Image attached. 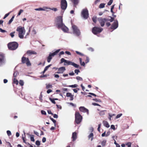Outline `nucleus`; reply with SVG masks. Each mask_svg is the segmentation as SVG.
<instances>
[{
	"mask_svg": "<svg viewBox=\"0 0 147 147\" xmlns=\"http://www.w3.org/2000/svg\"><path fill=\"white\" fill-rule=\"evenodd\" d=\"M74 72L77 74H78V73L80 72V71L79 69H76L75 70Z\"/></svg>",
	"mask_w": 147,
	"mask_h": 147,
	"instance_id": "obj_46",
	"label": "nucleus"
},
{
	"mask_svg": "<svg viewBox=\"0 0 147 147\" xmlns=\"http://www.w3.org/2000/svg\"><path fill=\"white\" fill-rule=\"evenodd\" d=\"M65 53L69 55H71V53L69 52L68 51H66L65 52Z\"/></svg>",
	"mask_w": 147,
	"mask_h": 147,
	"instance_id": "obj_62",
	"label": "nucleus"
},
{
	"mask_svg": "<svg viewBox=\"0 0 147 147\" xmlns=\"http://www.w3.org/2000/svg\"><path fill=\"white\" fill-rule=\"evenodd\" d=\"M46 88L48 89L49 88H52V86L51 84H46Z\"/></svg>",
	"mask_w": 147,
	"mask_h": 147,
	"instance_id": "obj_28",
	"label": "nucleus"
},
{
	"mask_svg": "<svg viewBox=\"0 0 147 147\" xmlns=\"http://www.w3.org/2000/svg\"><path fill=\"white\" fill-rule=\"evenodd\" d=\"M5 62L4 56L2 55H0V66L4 64Z\"/></svg>",
	"mask_w": 147,
	"mask_h": 147,
	"instance_id": "obj_13",
	"label": "nucleus"
},
{
	"mask_svg": "<svg viewBox=\"0 0 147 147\" xmlns=\"http://www.w3.org/2000/svg\"><path fill=\"white\" fill-rule=\"evenodd\" d=\"M115 5H112L111 8V11L113 14H114V12L113 11V9L114 8Z\"/></svg>",
	"mask_w": 147,
	"mask_h": 147,
	"instance_id": "obj_36",
	"label": "nucleus"
},
{
	"mask_svg": "<svg viewBox=\"0 0 147 147\" xmlns=\"http://www.w3.org/2000/svg\"><path fill=\"white\" fill-rule=\"evenodd\" d=\"M13 83L16 84V85H18V81L14 78L13 79Z\"/></svg>",
	"mask_w": 147,
	"mask_h": 147,
	"instance_id": "obj_27",
	"label": "nucleus"
},
{
	"mask_svg": "<svg viewBox=\"0 0 147 147\" xmlns=\"http://www.w3.org/2000/svg\"><path fill=\"white\" fill-rule=\"evenodd\" d=\"M72 28L74 34L77 36H79L80 34V32L76 26L72 24Z\"/></svg>",
	"mask_w": 147,
	"mask_h": 147,
	"instance_id": "obj_5",
	"label": "nucleus"
},
{
	"mask_svg": "<svg viewBox=\"0 0 147 147\" xmlns=\"http://www.w3.org/2000/svg\"><path fill=\"white\" fill-rule=\"evenodd\" d=\"M7 135L8 136H10L11 135V133L10 131L9 130H7Z\"/></svg>",
	"mask_w": 147,
	"mask_h": 147,
	"instance_id": "obj_39",
	"label": "nucleus"
},
{
	"mask_svg": "<svg viewBox=\"0 0 147 147\" xmlns=\"http://www.w3.org/2000/svg\"><path fill=\"white\" fill-rule=\"evenodd\" d=\"M65 70V67H62L59 68L57 71V73L62 74L63 73Z\"/></svg>",
	"mask_w": 147,
	"mask_h": 147,
	"instance_id": "obj_15",
	"label": "nucleus"
},
{
	"mask_svg": "<svg viewBox=\"0 0 147 147\" xmlns=\"http://www.w3.org/2000/svg\"><path fill=\"white\" fill-rule=\"evenodd\" d=\"M113 0H110L107 3V5H110L113 3Z\"/></svg>",
	"mask_w": 147,
	"mask_h": 147,
	"instance_id": "obj_37",
	"label": "nucleus"
},
{
	"mask_svg": "<svg viewBox=\"0 0 147 147\" xmlns=\"http://www.w3.org/2000/svg\"><path fill=\"white\" fill-rule=\"evenodd\" d=\"M46 141V138L45 137H43L42 139V142L45 143Z\"/></svg>",
	"mask_w": 147,
	"mask_h": 147,
	"instance_id": "obj_61",
	"label": "nucleus"
},
{
	"mask_svg": "<svg viewBox=\"0 0 147 147\" xmlns=\"http://www.w3.org/2000/svg\"><path fill=\"white\" fill-rule=\"evenodd\" d=\"M76 53L77 54H78L81 56H84V55L81 53L80 52H78V51H76Z\"/></svg>",
	"mask_w": 147,
	"mask_h": 147,
	"instance_id": "obj_44",
	"label": "nucleus"
},
{
	"mask_svg": "<svg viewBox=\"0 0 147 147\" xmlns=\"http://www.w3.org/2000/svg\"><path fill=\"white\" fill-rule=\"evenodd\" d=\"M62 90L64 91H68V89L67 88H62Z\"/></svg>",
	"mask_w": 147,
	"mask_h": 147,
	"instance_id": "obj_63",
	"label": "nucleus"
},
{
	"mask_svg": "<svg viewBox=\"0 0 147 147\" xmlns=\"http://www.w3.org/2000/svg\"><path fill=\"white\" fill-rule=\"evenodd\" d=\"M79 110L81 112L84 113L86 112L88 115L89 114L88 110L84 107H80L79 108Z\"/></svg>",
	"mask_w": 147,
	"mask_h": 147,
	"instance_id": "obj_14",
	"label": "nucleus"
},
{
	"mask_svg": "<svg viewBox=\"0 0 147 147\" xmlns=\"http://www.w3.org/2000/svg\"><path fill=\"white\" fill-rule=\"evenodd\" d=\"M77 138V134L76 132H73L72 133V138L73 139V141H75Z\"/></svg>",
	"mask_w": 147,
	"mask_h": 147,
	"instance_id": "obj_19",
	"label": "nucleus"
},
{
	"mask_svg": "<svg viewBox=\"0 0 147 147\" xmlns=\"http://www.w3.org/2000/svg\"><path fill=\"white\" fill-rule=\"evenodd\" d=\"M80 62V65L84 66L85 65V63L84 62L82 61V59L81 58H79Z\"/></svg>",
	"mask_w": 147,
	"mask_h": 147,
	"instance_id": "obj_23",
	"label": "nucleus"
},
{
	"mask_svg": "<svg viewBox=\"0 0 147 147\" xmlns=\"http://www.w3.org/2000/svg\"><path fill=\"white\" fill-rule=\"evenodd\" d=\"M75 121L76 123L79 124L82 121V117L78 112H76L75 114Z\"/></svg>",
	"mask_w": 147,
	"mask_h": 147,
	"instance_id": "obj_6",
	"label": "nucleus"
},
{
	"mask_svg": "<svg viewBox=\"0 0 147 147\" xmlns=\"http://www.w3.org/2000/svg\"><path fill=\"white\" fill-rule=\"evenodd\" d=\"M52 57L51 56V55L49 54L48 57H47V62L49 63L50 62L51 60L52 59Z\"/></svg>",
	"mask_w": 147,
	"mask_h": 147,
	"instance_id": "obj_26",
	"label": "nucleus"
},
{
	"mask_svg": "<svg viewBox=\"0 0 147 147\" xmlns=\"http://www.w3.org/2000/svg\"><path fill=\"white\" fill-rule=\"evenodd\" d=\"M106 143V140H103L101 142V145L102 146H104Z\"/></svg>",
	"mask_w": 147,
	"mask_h": 147,
	"instance_id": "obj_32",
	"label": "nucleus"
},
{
	"mask_svg": "<svg viewBox=\"0 0 147 147\" xmlns=\"http://www.w3.org/2000/svg\"><path fill=\"white\" fill-rule=\"evenodd\" d=\"M103 123L104 126L108 128L110 127V125L107 121H103Z\"/></svg>",
	"mask_w": 147,
	"mask_h": 147,
	"instance_id": "obj_21",
	"label": "nucleus"
},
{
	"mask_svg": "<svg viewBox=\"0 0 147 147\" xmlns=\"http://www.w3.org/2000/svg\"><path fill=\"white\" fill-rule=\"evenodd\" d=\"M93 136L94 134L93 133H91L88 136V140H90H90L91 141H92L93 139Z\"/></svg>",
	"mask_w": 147,
	"mask_h": 147,
	"instance_id": "obj_20",
	"label": "nucleus"
},
{
	"mask_svg": "<svg viewBox=\"0 0 147 147\" xmlns=\"http://www.w3.org/2000/svg\"><path fill=\"white\" fill-rule=\"evenodd\" d=\"M26 53L29 56L32 54H37L36 52L32 50H28L27 51Z\"/></svg>",
	"mask_w": 147,
	"mask_h": 147,
	"instance_id": "obj_17",
	"label": "nucleus"
},
{
	"mask_svg": "<svg viewBox=\"0 0 147 147\" xmlns=\"http://www.w3.org/2000/svg\"><path fill=\"white\" fill-rule=\"evenodd\" d=\"M49 9V7H44L43 8L40 7L38 8H36L35 10L36 11H45L46 9Z\"/></svg>",
	"mask_w": 147,
	"mask_h": 147,
	"instance_id": "obj_16",
	"label": "nucleus"
},
{
	"mask_svg": "<svg viewBox=\"0 0 147 147\" xmlns=\"http://www.w3.org/2000/svg\"><path fill=\"white\" fill-rule=\"evenodd\" d=\"M78 86V85L76 84H75L74 85H69L68 86V87H71V88H75Z\"/></svg>",
	"mask_w": 147,
	"mask_h": 147,
	"instance_id": "obj_35",
	"label": "nucleus"
},
{
	"mask_svg": "<svg viewBox=\"0 0 147 147\" xmlns=\"http://www.w3.org/2000/svg\"><path fill=\"white\" fill-rule=\"evenodd\" d=\"M14 18V16H13L11 18V19L9 20V22L8 23V24H10L12 22Z\"/></svg>",
	"mask_w": 147,
	"mask_h": 147,
	"instance_id": "obj_34",
	"label": "nucleus"
},
{
	"mask_svg": "<svg viewBox=\"0 0 147 147\" xmlns=\"http://www.w3.org/2000/svg\"><path fill=\"white\" fill-rule=\"evenodd\" d=\"M56 23L58 28H61L65 32H68V28L63 23L62 17L59 16L56 18Z\"/></svg>",
	"mask_w": 147,
	"mask_h": 147,
	"instance_id": "obj_1",
	"label": "nucleus"
},
{
	"mask_svg": "<svg viewBox=\"0 0 147 147\" xmlns=\"http://www.w3.org/2000/svg\"><path fill=\"white\" fill-rule=\"evenodd\" d=\"M92 20H93V21L94 22H95V23L96 22V17H93L92 18Z\"/></svg>",
	"mask_w": 147,
	"mask_h": 147,
	"instance_id": "obj_55",
	"label": "nucleus"
},
{
	"mask_svg": "<svg viewBox=\"0 0 147 147\" xmlns=\"http://www.w3.org/2000/svg\"><path fill=\"white\" fill-rule=\"evenodd\" d=\"M66 96L67 97H69L70 98V100H72L74 99V95L70 92H67L66 93Z\"/></svg>",
	"mask_w": 147,
	"mask_h": 147,
	"instance_id": "obj_18",
	"label": "nucleus"
},
{
	"mask_svg": "<svg viewBox=\"0 0 147 147\" xmlns=\"http://www.w3.org/2000/svg\"><path fill=\"white\" fill-rule=\"evenodd\" d=\"M82 16L85 19H87L88 17V11L86 9H83L82 12Z\"/></svg>",
	"mask_w": 147,
	"mask_h": 147,
	"instance_id": "obj_9",
	"label": "nucleus"
},
{
	"mask_svg": "<svg viewBox=\"0 0 147 147\" xmlns=\"http://www.w3.org/2000/svg\"><path fill=\"white\" fill-rule=\"evenodd\" d=\"M50 9L55 11H56L57 10V9L56 8H51L49 7V9Z\"/></svg>",
	"mask_w": 147,
	"mask_h": 147,
	"instance_id": "obj_41",
	"label": "nucleus"
},
{
	"mask_svg": "<svg viewBox=\"0 0 147 147\" xmlns=\"http://www.w3.org/2000/svg\"><path fill=\"white\" fill-rule=\"evenodd\" d=\"M101 124L100 123V124H99L98 125V129H97V130H98L99 131H100V127H101Z\"/></svg>",
	"mask_w": 147,
	"mask_h": 147,
	"instance_id": "obj_56",
	"label": "nucleus"
},
{
	"mask_svg": "<svg viewBox=\"0 0 147 147\" xmlns=\"http://www.w3.org/2000/svg\"><path fill=\"white\" fill-rule=\"evenodd\" d=\"M30 140L34 142L35 141V140L34 138V136L33 135H30Z\"/></svg>",
	"mask_w": 147,
	"mask_h": 147,
	"instance_id": "obj_30",
	"label": "nucleus"
},
{
	"mask_svg": "<svg viewBox=\"0 0 147 147\" xmlns=\"http://www.w3.org/2000/svg\"><path fill=\"white\" fill-rule=\"evenodd\" d=\"M105 4L104 3H101L99 6V7L100 8H102L104 7L105 6Z\"/></svg>",
	"mask_w": 147,
	"mask_h": 147,
	"instance_id": "obj_31",
	"label": "nucleus"
},
{
	"mask_svg": "<svg viewBox=\"0 0 147 147\" xmlns=\"http://www.w3.org/2000/svg\"><path fill=\"white\" fill-rule=\"evenodd\" d=\"M56 106L59 109H60L62 108L61 107L60 105H57Z\"/></svg>",
	"mask_w": 147,
	"mask_h": 147,
	"instance_id": "obj_60",
	"label": "nucleus"
},
{
	"mask_svg": "<svg viewBox=\"0 0 147 147\" xmlns=\"http://www.w3.org/2000/svg\"><path fill=\"white\" fill-rule=\"evenodd\" d=\"M61 63H64V65H71L76 68H78L79 67V65L70 61L66 60L63 58L61 59Z\"/></svg>",
	"mask_w": 147,
	"mask_h": 147,
	"instance_id": "obj_3",
	"label": "nucleus"
},
{
	"mask_svg": "<svg viewBox=\"0 0 147 147\" xmlns=\"http://www.w3.org/2000/svg\"><path fill=\"white\" fill-rule=\"evenodd\" d=\"M36 144L38 146H39L40 145V142L39 141L37 140L36 142Z\"/></svg>",
	"mask_w": 147,
	"mask_h": 147,
	"instance_id": "obj_45",
	"label": "nucleus"
},
{
	"mask_svg": "<svg viewBox=\"0 0 147 147\" xmlns=\"http://www.w3.org/2000/svg\"><path fill=\"white\" fill-rule=\"evenodd\" d=\"M16 31L18 32V36L21 39L24 38V35L26 31L24 27L19 26L17 28Z\"/></svg>",
	"mask_w": 147,
	"mask_h": 147,
	"instance_id": "obj_2",
	"label": "nucleus"
},
{
	"mask_svg": "<svg viewBox=\"0 0 147 147\" xmlns=\"http://www.w3.org/2000/svg\"><path fill=\"white\" fill-rule=\"evenodd\" d=\"M23 10L22 9H20L19 12V13H18V16H20L21 13H22V12H23Z\"/></svg>",
	"mask_w": 147,
	"mask_h": 147,
	"instance_id": "obj_53",
	"label": "nucleus"
},
{
	"mask_svg": "<svg viewBox=\"0 0 147 147\" xmlns=\"http://www.w3.org/2000/svg\"><path fill=\"white\" fill-rule=\"evenodd\" d=\"M51 65L50 64L46 66L44 70L43 71V73H44Z\"/></svg>",
	"mask_w": 147,
	"mask_h": 147,
	"instance_id": "obj_25",
	"label": "nucleus"
},
{
	"mask_svg": "<svg viewBox=\"0 0 147 147\" xmlns=\"http://www.w3.org/2000/svg\"><path fill=\"white\" fill-rule=\"evenodd\" d=\"M67 2L66 0H61V8L62 10H65L67 7Z\"/></svg>",
	"mask_w": 147,
	"mask_h": 147,
	"instance_id": "obj_10",
	"label": "nucleus"
},
{
	"mask_svg": "<svg viewBox=\"0 0 147 147\" xmlns=\"http://www.w3.org/2000/svg\"><path fill=\"white\" fill-rule=\"evenodd\" d=\"M60 51V49H59L57 50L55 52L52 53L54 55V56L56 55Z\"/></svg>",
	"mask_w": 147,
	"mask_h": 147,
	"instance_id": "obj_29",
	"label": "nucleus"
},
{
	"mask_svg": "<svg viewBox=\"0 0 147 147\" xmlns=\"http://www.w3.org/2000/svg\"><path fill=\"white\" fill-rule=\"evenodd\" d=\"M41 113L42 115H46V112L43 110H42L41 111Z\"/></svg>",
	"mask_w": 147,
	"mask_h": 147,
	"instance_id": "obj_51",
	"label": "nucleus"
},
{
	"mask_svg": "<svg viewBox=\"0 0 147 147\" xmlns=\"http://www.w3.org/2000/svg\"><path fill=\"white\" fill-rule=\"evenodd\" d=\"M122 114L121 113L117 115L116 117V118L117 119L119 118L122 116Z\"/></svg>",
	"mask_w": 147,
	"mask_h": 147,
	"instance_id": "obj_49",
	"label": "nucleus"
},
{
	"mask_svg": "<svg viewBox=\"0 0 147 147\" xmlns=\"http://www.w3.org/2000/svg\"><path fill=\"white\" fill-rule=\"evenodd\" d=\"M114 20V18L112 17H110V19H106V21H109L111 22H112Z\"/></svg>",
	"mask_w": 147,
	"mask_h": 147,
	"instance_id": "obj_24",
	"label": "nucleus"
},
{
	"mask_svg": "<svg viewBox=\"0 0 147 147\" xmlns=\"http://www.w3.org/2000/svg\"><path fill=\"white\" fill-rule=\"evenodd\" d=\"M18 44L16 42H11L8 44L9 49L11 50H16L18 47Z\"/></svg>",
	"mask_w": 147,
	"mask_h": 147,
	"instance_id": "obj_4",
	"label": "nucleus"
},
{
	"mask_svg": "<svg viewBox=\"0 0 147 147\" xmlns=\"http://www.w3.org/2000/svg\"><path fill=\"white\" fill-rule=\"evenodd\" d=\"M9 13H8L6 14L4 16L3 18V19H5V18L6 17H7L9 16Z\"/></svg>",
	"mask_w": 147,
	"mask_h": 147,
	"instance_id": "obj_58",
	"label": "nucleus"
},
{
	"mask_svg": "<svg viewBox=\"0 0 147 147\" xmlns=\"http://www.w3.org/2000/svg\"><path fill=\"white\" fill-rule=\"evenodd\" d=\"M53 115V117L55 118H57L58 117V116L56 114H54Z\"/></svg>",
	"mask_w": 147,
	"mask_h": 147,
	"instance_id": "obj_64",
	"label": "nucleus"
},
{
	"mask_svg": "<svg viewBox=\"0 0 147 147\" xmlns=\"http://www.w3.org/2000/svg\"><path fill=\"white\" fill-rule=\"evenodd\" d=\"M15 33V32H11L10 33V35L12 38H13L14 36V34Z\"/></svg>",
	"mask_w": 147,
	"mask_h": 147,
	"instance_id": "obj_59",
	"label": "nucleus"
},
{
	"mask_svg": "<svg viewBox=\"0 0 147 147\" xmlns=\"http://www.w3.org/2000/svg\"><path fill=\"white\" fill-rule=\"evenodd\" d=\"M105 114V113L103 111H101L100 113V115H102Z\"/></svg>",
	"mask_w": 147,
	"mask_h": 147,
	"instance_id": "obj_54",
	"label": "nucleus"
},
{
	"mask_svg": "<svg viewBox=\"0 0 147 147\" xmlns=\"http://www.w3.org/2000/svg\"><path fill=\"white\" fill-rule=\"evenodd\" d=\"M79 0H72V1L74 4V6H76L78 4L79 2Z\"/></svg>",
	"mask_w": 147,
	"mask_h": 147,
	"instance_id": "obj_22",
	"label": "nucleus"
},
{
	"mask_svg": "<svg viewBox=\"0 0 147 147\" xmlns=\"http://www.w3.org/2000/svg\"><path fill=\"white\" fill-rule=\"evenodd\" d=\"M88 49L90 51H94V49L93 48H92V47H89V48H88Z\"/></svg>",
	"mask_w": 147,
	"mask_h": 147,
	"instance_id": "obj_47",
	"label": "nucleus"
},
{
	"mask_svg": "<svg viewBox=\"0 0 147 147\" xmlns=\"http://www.w3.org/2000/svg\"><path fill=\"white\" fill-rule=\"evenodd\" d=\"M19 84L21 86H23L24 84L23 81L22 80H20L19 81Z\"/></svg>",
	"mask_w": 147,
	"mask_h": 147,
	"instance_id": "obj_40",
	"label": "nucleus"
},
{
	"mask_svg": "<svg viewBox=\"0 0 147 147\" xmlns=\"http://www.w3.org/2000/svg\"><path fill=\"white\" fill-rule=\"evenodd\" d=\"M102 30V28L95 27L92 28V32L94 34H96L101 32Z\"/></svg>",
	"mask_w": 147,
	"mask_h": 147,
	"instance_id": "obj_8",
	"label": "nucleus"
},
{
	"mask_svg": "<svg viewBox=\"0 0 147 147\" xmlns=\"http://www.w3.org/2000/svg\"><path fill=\"white\" fill-rule=\"evenodd\" d=\"M49 100L52 102V103H54V104H55L56 103V102L54 100V99L53 98L52 99L51 98H50Z\"/></svg>",
	"mask_w": 147,
	"mask_h": 147,
	"instance_id": "obj_42",
	"label": "nucleus"
},
{
	"mask_svg": "<svg viewBox=\"0 0 147 147\" xmlns=\"http://www.w3.org/2000/svg\"><path fill=\"white\" fill-rule=\"evenodd\" d=\"M22 62L23 63H26V65L28 66L31 65V63L28 58L23 57L22 58Z\"/></svg>",
	"mask_w": 147,
	"mask_h": 147,
	"instance_id": "obj_7",
	"label": "nucleus"
},
{
	"mask_svg": "<svg viewBox=\"0 0 147 147\" xmlns=\"http://www.w3.org/2000/svg\"><path fill=\"white\" fill-rule=\"evenodd\" d=\"M50 119H51V120L54 123L55 126H56V120H55L53 118H51V117H50Z\"/></svg>",
	"mask_w": 147,
	"mask_h": 147,
	"instance_id": "obj_33",
	"label": "nucleus"
},
{
	"mask_svg": "<svg viewBox=\"0 0 147 147\" xmlns=\"http://www.w3.org/2000/svg\"><path fill=\"white\" fill-rule=\"evenodd\" d=\"M18 74V73L17 71H15L13 74V76L16 77L17 75Z\"/></svg>",
	"mask_w": 147,
	"mask_h": 147,
	"instance_id": "obj_38",
	"label": "nucleus"
},
{
	"mask_svg": "<svg viewBox=\"0 0 147 147\" xmlns=\"http://www.w3.org/2000/svg\"><path fill=\"white\" fill-rule=\"evenodd\" d=\"M64 53V52L63 51H62L59 53V56L60 57L61 55H63Z\"/></svg>",
	"mask_w": 147,
	"mask_h": 147,
	"instance_id": "obj_57",
	"label": "nucleus"
},
{
	"mask_svg": "<svg viewBox=\"0 0 147 147\" xmlns=\"http://www.w3.org/2000/svg\"><path fill=\"white\" fill-rule=\"evenodd\" d=\"M111 128L114 130H115V126L114 125H111Z\"/></svg>",
	"mask_w": 147,
	"mask_h": 147,
	"instance_id": "obj_52",
	"label": "nucleus"
},
{
	"mask_svg": "<svg viewBox=\"0 0 147 147\" xmlns=\"http://www.w3.org/2000/svg\"><path fill=\"white\" fill-rule=\"evenodd\" d=\"M98 21L100 24V25L101 26L103 27L105 25V22H106V19L105 18H100L98 19Z\"/></svg>",
	"mask_w": 147,
	"mask_h": 147,
	"instance_id": "obj_12",
	"label": "nucleus"
},
{
	"mask_svg": "<svg viewBox=\"0 0 147 147\" xmlns=\"http://www.w3.org/2000/svg\"><path fill=\"white\" fill-rule=\"evenodd\" d=\"M118 26V23L117 20H115L113 23L111 25V28L114 30L117 28Z\"/></svg>",
	"mask_w": 147,
	"mask_h": 147,
	"instance_id": "obj_11",
	"label": "nucleus"
},
{
	"mask_svg": "<svg viewBox=\"0 0 147 147\" xmlns=\"http://www.w3.org/2000/svg\"><path fill=\"white\" fill-rule=\"evenodd\" d=\"M89 61V59L88 57H86V63H88Z\"/></svg>",
	"mask_w": 147,
	"mask_h": 147,
	"instance_id": "obj_48",
	"label": "nucleus"
},
{
	"mask_svg": "<svg viewBox=\"0 0 147 147\" xmlns=\"http://www.w3.org/2000/svg\"><path fill=\"white\" fill-rule=\"evenodd\" d=\"M76 78L77 80H80V81L83 80L82 78H81L79 76L77 77Z\"/></svg>",
	"mask_w": 147,
	"mask_h": 147,
	"instance_id": "obj_43",
	"label": "nucleus"
},
{
	"mask_svg": "<svg viewBox=\"0 0 147 147\" xmlns=\"http://www.w3.org/2000/svg\"><path fill=\"white\" fill-rule=\"evenodd\" d=\"M126 145L128 147H131V143L130 142H128Z\"/></svg>",
	"mask_w": 147,
	"mask_h": 147,
	"instance_id": "obj_50",
	"label": "nucleus"
}]
</instances>
